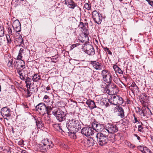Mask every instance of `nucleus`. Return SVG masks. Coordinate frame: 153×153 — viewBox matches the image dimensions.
Instances as JSON below:
<instances>
[{"instance_id": "b1692460", "label": "nucleus", "mask_w": 153, "mask_h": 153, "mask_svg": "<svg viewBox=\"0 0 153 153\" xmlns=\"http://www.w3.org/2000/svg\"><path fill=\"white\" fill-rule=\"evenodd\" d=\"M102 125H100V124H98L97 127L94 130L95 131L97 132V134H102V133L100 132L102 130Z\"/></svg>"}, {"instance_id": "3c124183", "label": "nucleus", "mask_w": 153, "mask_h": 153, "mask_svg": "<svg viewBox=\"0 0 153 153\" xmlns=\"http://www.w3.org/2000/svg\"><path fill=\"white\" fill-rule=\"evenodd\" d=\"M106 93L109 94V95H111L112 94V93L110 91V90L109 89H107L106 91Z\"/></svg>"}, {"instance_id": "a878e982", "label": "nucleus", "mask_w": 153, "mask_h": 153, "mask_svg": "<svg viewBox=\"0 0 153 153\" xmlns=\"http://www.w3.org/2000/svg\"><path fill=\"white\" fill-rule=\"evenodd\" d=\"M113 68L116 72H117L120 74H123V71L121 70L120 68L116 65H114L113 66Z\"/></svg>"}, {"instance_id": "473e14b6", "label": "nucleus", "mask_w": 153, "mask_h": 153, "mask_svg": "<svg viewBox=\"0 0 153 153\" xmlns=\"http://www.w3.org/2000/svg\"><path fill=\"white\" fill-rule=\"evenodd\" d=\"M84 7L86 10H90L91 8V6L90 4L88 3H85L84 5Z\"/></svg>"}, {"instance_id": "c85d7f7f", "label": "nucleus", "mask_w": 153, "mask_h": 153, "mask_svg": "<svg viewBox=\"0 0 153 153\" xmlns=\"http://www.w3.org/2000/svg\"><path fill=\"white\" fill-rule=\"evenodd\" d=\"M125 143L126 145L127 146L131 148H134L135 147L134 145L131 144L130 142L127 141H125Z\"/></svg>"}, {"instance_id": "680f3d73", "label": "nucleus", "mask_w": 153, "mask_h": 153, "mask_svg": "<svg viewBox=\"0 0 153 153\" xmlns=\"http://www.w3.org/2000/svg\"><path fill=\"white\" fill-rule=\"evenodd\" d=\"M135 136L137 137V139L138 140H139L140 139V137L137 135V134H134Z\"/></svg>"}, {"instance_id": "dca6fc26", "label": "nucleus", "mask_w": 153, "mask_h": 153, "mask_svg": "<svg viewBox=\"0 0 153 153\" xmlns=\"http://www.w3.org/2000/svg\"><path fill=\"white\" fill-rule=\"evenodd\" d=\"M82 134H94V129L90 127H84L81 130Z\"/></svg>"}, {"instance_id": "ddd939ff", "label": "nucleus", "mask_w": 153, "mask_h": 153, "mask_svg": "<svg viewBox=\"0 0 153 153\" xmlns=\"http://www.w3.org/2000/svg\"><path fill=\"white\" fill-rule=\"evenodd\" d=\"M10 109L6 107L2 108L1 111L2 115L3 117H8L10 116Z\"/></svg>"}, {"instance_id": "bb28decb", "label": "nucleus", "mask_w": 153, "mask_h": 153, "mask_svg": "<svg viewBox=\"0 0 153 153\" xmlns=\"http://www.w3.org/2000/svg\"><path fill=\"white\" fill-rule=\"evenodd\" d=\"M68 5L69 7L73 9H74L76 5V3L72 0L70 2H69V4Z\"/></svg>"}, {"instance_id": "4c0bfd02", "label": "nucleus", "mask_w": 153, "mask_h": 153, "mask_svg": "<svg viewBox=\"0 0 153 153\" xmlns=\"http://www.w3.org/2000/svg\"><path fill=\"white\" fill-rule=\"evenodd\" d=\"M21 64L20 65V68L23 70L25 67V62L23 60H21Z\"/></svg>"}, {"instance_id": "a211bd4d", "label": "nucleus", "mask_w": 153, "mask_h": 153, "mask_svg": "<svg viewBox=\"0 0 153 153\" xmlns=\"http://www.w3.org/2000/svg\"><path fill=\"white\" fill-rule=\"evenodd\" d=\"M92 65L94 68L96 70H101L102 69V66L101 63H100L96 61H91V62Z\"/></svg>"}, {"instance_id": "0eeeda50", "label": "nucleus", "mask_w": 153, "mask_h": 153, "mask_svg": "<svg viewBox=\"0 0 153 153\" xmlns=\"http://www.w3.org/2000/svg\"><path fill=\"white\" fill-rule=\"evenodd\" d=\"M35 109L39 113L43 114L46 113L48 110L47 106L44 103H40L37 105L35 107Z\"/></svg>"}, {"instance_id": "8fccbe9b", "label": "nucleus", "mask_w": 153, "mask_h": 153, "mask_svg": "<svg viewBox=\"0 0 153 153\" xmlns=\"http://www.w3.org/2000/svg\"><path fill=\"white\" fill-rule=\"evenodd\" d=\"M107 86V85L104 82H102V85H101V87L102 88H105L106 86Z\"/></svg>"}, {"instance_id": "4d7b16f0", "label": "nucleus", "mask_w": 153, "mask_h": 153, "mask_svg": "<svg viewBox=\"0 0 153 153\" xmlns=\"http://www.w3.org/2000/svg\"><path fill=\"white\" fill-rule=\"evenodd\" d=\"M111 88H116V85H115V84H113L112 85H111Z\"/></svg>"}, {"instance_id": "5701e85b", "label": "nucleus", "mask_w": 153, "mask_h": 153, "mask_svg": "<svg viewBox=\"0 0 153 153\" xmlns=\"http://www.w3.org/2000/svg\"><path fill=\"white\" fill-rule=\"evenodd\" d=\"M25 50H24L23 48H22L20 49L19 53V55L17 57V58L18 59H21L22 57V54L25 53Z\"/></svg>"}, {"instance_id": "f03ea898", "label": "nucleus", "mask_w": 153, "mask_h": 153, "mask_svg": "<svg viewBox=\"0 0 153 153\" xmlns=\"http://www.w3.org/2000/svg\"><path fill=\"white\" fill-rule=\"evenodd\" d=\"M92 18L95 22L98 25L100 24L102 19V14L99 11L95 10L92 12Z\"/></svg>"}, {"instance_id": "58836bf2", "label": "nucleus", "mask_w": 153, "mask_h": 153, "mask_svg": "<svg viewBox=\"0 0 153 153\" xmlns=\"http://www.w3.org/2000/svg\"><path fill=\"white\" fill-rule=\"evenodd\" d=\"M145 146H144L143 145H141L137 146V148L141 152H143Z\"/></svg>"}, {"instance_id": "4be33fe9", "label": "nucleus", "mask_w": 153, "mask_h": 153, "mask_svg": "<svg viewBox=\"0 0 153 153\" xmlns=\"http://www.w3.org/2000/svg\"><path fill=\"white\" fill-rule=\"evenodd\" d=\"M50 148H51L46 145H43L42 144L40 145L39 149L42 152H45L48 149Z\"/></svg>"}, {"instance_id": "bf43d9fd", "label": "nucleus", "mask_w": 153, "mask_h": 153, "mask_svg": "<svg viewBox=\"0 0 153 153\" xmlns=\"http://www.w3.org/2000/svg\"><path fill=\"white\" fill-rule=\"evenodd\" d=\"M62 146L64 148H65L66 149H67L68 148V146L65 144H64L63 146Z\"/></svg>"}, {"instance_id": "aec40b11", "label": "nucleus", "mask_w": 153, "mask_h": 153, "mask_svg": "<svg viewBox=\"0 0 153 153\" xmlns=\"http://www.w3.org/2000/svg\"><path fill=\"white\" fill-rule=\"evenodd\" d=\"M86 103L88 105L89 108L91 109L96 107L94 102L92 100H87Z\"/></svg>"}, {"instance_id": "6e6d98bb", "label": "nucleus", "mask_w": 153, "mask_h": 153, "mask_svg": "<svg viewBox=\"0 0 153 153\" xmlns=\"http://www.w3.org/2000/svg\"><path fill=\"white\" fill-rule=\"evenodd\" d=\"M138 121L137 120V118L135 117H134V120L133 121V122L134 123H136Z\"/></svg>"}, {"instance_id": "5fc2aeb1", "label": "nucleus", "mask_w": 153, "mask_h": 153, "mask_svg": "<svg viewBox=\"0 0 153 153\" xmlns=\"http://www.w3.org/2000/svg\"><path fill=\"white\" fill-rule=\"evenodd\" d=\"M148 97L147 95H145L143 96L142 98V99H143L144 100H146L148 98Z\"/></svg>"}, {"instance_id": "1a4fd4ad", "label": "nucleus", "mask_w": 153, "mask_h": 153, "mask_svg": "<svg viewBox=\"0 0 153 153\" xmlns=\"http://www.w3.org/2000/svg\"><path fill=\"white\" fill-rule=\"evenodd\" d=\"M85 136L87 137L86 138L87 141L85 142V146L90 147L93 146L94 144V140L93 137H91L90 135L93 134H84Z\"/></svg>"}, {"instance_id": "0e129e2a", "label": "nucleus", "mask_w": 153, "mask_h": 153, "mask_svg": "<svg viewBox=\"0 0 153 153\" xmlns=\"http://www.w3.org/2000/svg\"><path fill=\"white\" fill-rule=\"evenodd\" d=\"M46 89L47 91H48V90H50V89L49 87L48 86L46 88Z\"/></svg>"}, {"instance_id": "412c9836", "label": "nucleus", "mask_w": 153, "mask_h": 153, "mask_svg": "<svg viewBox=\"0 0 153 153\" xmlns=\"http://www.w3.org/2000/svg\"><path fill=\"white\" fill-rule=\"evenodd\" d=\"M35 120L37 126L39 128H41L43 125L42 121L41 118L38 117L37 118L35 119Z\"/></svg>"}, {"instance_id": "6ab92c4d", "label": "nucleus", "mask_w": 153, "mask_h": 153, "mask_svg": "<svg viewBox=\"0 0 153 153\" xmlns=\"http://www.w3.org/2000/svg\"><path fill=\"white\" fill-rule=\"evenodd\" d=\"M42 144L43 145H46L49 146V147L51 148L53 147V144L51 142H49L47 139L45 138L44 140H42Z\"/></svg>"}, {"instance_id": "c03bdc74", "label": "nucleus", "mask_w": 153, "mask_h": 153, "mask_svg": "<svg viewBox=\"0 0 153 153\" xmlns=\"http://www.w3.org/2000/svg\"><path fill=\"white\" fill-rule=\"evenodd\" d=\"M8 32L9 35H13V32L11 29L10 27L8 28Z\"/></svg>"}, {"instance_id": "2eb2a0df", "label": "nucleus", "mask_w": 153, "mask_h": 153, "mask_svg": "<svg viewBox=\"0 0 153 153\" xmlns=\"http://www.w3.org/2000/svg\"><path fill=\"white\" fill-rule=\"evenodd\" d=\"M106 130L108 133L114 134L117 131L118 128L115 125L109 124L108 128Z\"/></svg>"}, {"instance_id": "f257e3e1", "label": "nucleus", "mask_w": 153, "mask_h": 153, "mask_svg": "<svg viewBox=\"0 0 153 153\" xmlns=\"http://www.w3.org/2000/svg\"><path fill=\"white\" fill-rule=\"evenodd\" d=\"M108 102L114 105H119L123 102V100L119 95H114L110 97Z\"/></svg>"}, {"instance_id": "052dcab7", "label": "nucleus", "mask_w": 153, "mask_h": 153, "mask_svg": "<svg viewBox=\"0 0 153 153\" xmlns=\"http://www.w3.org/2000/svg\"><path fill=\"white\" fill-rule=\"evenodd\" d=\"M21 0L22 1V3L25 2V3H28L26 0Z\"/></svg>"}, {"instance_id": "9b49d317", "label": "nucleus", "mask_w": 153, "mask_h": 153, "mask_svg": "<svg viewBox=\"0 0 153 153\" xmlns=\"http://www.w3.org/2000/svg\"><path fill=\"white\" fill-rule=\"evenodd\" d=\"M85 50H86V53L89 55H93L95 54L94 49L91 45H87Z\"/></svg>"}, {"instance_id": "f3484780", "label": "nucleus", "mask_w": 153, "mask_h": 153, "mask_svg": "<svg viewBox=\"0 0 153 153\" xmlns=\"http://www.w3.org/2000/svg\"><path fill=\"white\" fill-rule=\"evenodd\" d=\"M143 111L141 109L140 110V111H141L143 113V116H149L152 113L150 110L149 108L148 107H144L143 108Z\"/></svg>"}, {"instance_id": "79ce46f5", "label": "nucleus", "mask_w": 153, "mask_h": 153, "mask_svg": "<svg viewBox=\"0 0 153 153\" xmlns=\"http://www.w3.org/2000/svg\"><path fill=\"white\" fill-rule=\"evenodd\" d=\"M98 124H96L95 123H93L92 124V126L93 127L92 128V129H94V130L95 129V128H96L98 126Z\"/></svg>"}, {"instance_id": "4468645a", "label": "nucleus", "mask_w": 153, "mask_h": 153, "mask_svg": "<svg viewBox=\"0 0 153 153\" xmlns=\"http://www.w3.org/2000/svg\"><path fill=\"white\" fill-rule=\"evenodd\" d=\"M12 26L14 29H16V32H19L21 31V24L18 20L16 19L13 22Z\"/></svg>"}, {"instance_id": "6e6552de", "label": "nucleus", "mask_w": 153, "mask_h": 153, "mask_svg": "<svg viewBox=\"0 0 153 153\" xmlns=\"http://www.w3.org/2000/svg\"><path fill=\"white\" fill-rule=\"evenodd\" d=\"M25 83L26 84V87L27 88L29 89L32 91H35V87L34 85V83L32 82L31 79L30 77H27L25 81Z\"/></svg>"}, {"instance_id": "2f4dec72", "label": "nucleus", "mask_w": 153, "mask_h": 153, "mask_svg": "<svg viewBox=\"0 0 153 153\" xmlns=\"http://www.w3.org/2000/svg\"><path fill=\"white\" fill-rule=\"evenodd\" d=\"M130 90L133 93L134 92H136V93H138L139 91V88L137 85L135 86L132 88H131V89Z\"/></svg>"}, {"instance_id": "de8ad7c7", "label": "nucleus", "mask_w": 153, "mask_h": 153, "mask_svg": "<svg viewBox=\"0 0 153 153\" xmlns=\"http://www.w3.org/2000/svg\"><path fill=\"white\" fill-rule=\"evenodd\" d=\"M138 131L141 132H142L143 131V128L141 125L138 126Z\"/></svg>"}, {"instance_id": "393cba45", "label": "nucleus", "mask_w": 153, "mask_h": 153, "mask_svg": "<svg viewBox=\"0 0 153 153\" xmlns=\"http://www.w3.org/2000/svg\"><path fill=\"white\" fill-rule=\"evenodd\" d=\"M33 82H37L41 79L40 76L37 74H34L33 77Z\"/></svg>"}, {"instance_id": "cd10ccee", "label": "nucleus", "mask_w": 153, "mask_h": 153, "mask_svg": "<svg viewBox=\"0 0 153 153\" xmlns=\"http://www.w3.org/2000/svg\"><path fill=\"white\" fill-rule=\"evenodd\" d=\"M21 62L17 61H15L13 63L14 67L16 69L20 68V65L21 64Z\"/></svg>"}, {"instance_id": "72a5a7b5", "label": "nucleus", "mask_w": 153, "mask_h": 153, "mask_svg": "<svg viewBox=\"0 0 153 153\" xmlns=\"http://www.w3.org/2000/svg\"><path fill=\"white\" fill-rule=\"evenodd\" d=\"M6 37L7 44L8 45L11 44L12 40L11 39L9 35L7 34L6 35Z\"/></svg>"}, {"instance_id": "864d4df0", "label": "nucleus", "mask_w": 153, "mask_h": 153, "mask_svg": "<svg viewBox=\"0 0 153 153\" xmlns=\"http://www.w3.org/2000/svg\"><path fill=\"white\" fill-rule=\"evenodd\" d=\"M44 99L48 100V101H49V97L47 95H45L44 97Z\"/></svg>"}, {"instance_id": "69168bd1", "label": "nucleus", "mask_w": 153, "mask_h": 153, "mask_svg": "<svg viewBox=\"0 0 153 153\" xmlns=\"http://www.w3.org/2000/svg\"><path fill=\"white\" fill-rule=\"evenodd\" d=\"M76 44H74L73 45H72V47H71V48H72V47H73V48H74V47H75L76 46Z\"/></svg>"}, {"instance_id": "37998d69", "label": "nucleus", "mask_w": 153, "mask_h": 153, "mask_svg": "<svg viewBox=\"0 0 153 153\" xmlns=\"http://www.w3.org/2000/svg\"><path fill=\"white\" fill-rule=\"evenodd\" d=\"M69 137L72 139H76L77 137L76 134H68Z\"/></svg>"}, {"instance_id": "c9c22d12", "label": "nucleus", "mask_w": 153, "mask_h": 153, "mask_svg": "<svg viewBox=\"0 0 153 153\" xmlns=\"http://www.w3.org/2000/svg\"><path fill=\"white\" fill-rule=\"evenodd\" d=\"M20 78L22 80H25L27 77H28L26 76L25 74H21L19 75Z\"/></svg>"}, {"instance_id": "e433bc0d", "label": "nucleus", "mask_w": 153, "mask_h": 153, "mask_svg": "<svg viewBox=\"0 0 153 153\" xmlns=\"http://www.w3.org/2000/svg\"><path fill=\"white\" fill-rule=\"evenodd\" d=\"M143 153H151L152 152L147 147L145 146L144 147V151L143 152Z\"/></svg>"}, {"instance_id": "c756f323", "label": "nucleus", "mask_w": 153, "mask_h": 153, "mask_svg": "<svg viewBox=\"0 0 153 153\" xmlns=\"http://www.w3.org/2000/svg\"><path fill=\"white\" fill-rule=\"evenodd\" d=\"M16 41L19 44H21L23 42V39L21 36H19L18 38L17 39Z\"/></svg>"}, {"instance_id": "338daca9", "label": "nucleus", "mask_w": 153, "mask_h": 153, "mask_svg": "<svg viewBox=\"0 0 153 153\" xmlns=\"http://www.w3.org/2000/svg\"><path fill=\"white\" fill-rule=\"evenodd\" d=\"M78 9H79V10L80 12V11H81V8H80V7H78Z\"/></svg>"}, {"instance_id": "7ed1b4c3", "label": "nucleus", "mask_w": 153, "mask_h": 153, "mask_svg": "<svg viewBox=\"0 0 153 153\" xmlns=\"http://www.w3.org/2000/svg\"><path fill=\"white\" fill-rule=\"evenodd\" d=\"M52 114L56 116L57 120L60 122H62L65 119V113L60 110L53 111Z\"/></svg>"}, {"instance_id": "ea45409f", "label": "nucleus", "mask_w": 153, "mask_h": 153, "mask_svg": "<svg viewBox=\"0 0 153 153\" xmlns=\"http://www.w3.org/2000/svg\"><path fill=\"white\" fill-rule=\"evenodd\" d=\"M47 109H48V110H47V112L48 114H50L51 112V110L53 108V107H51L49 106H47Z\"/></svg>"}, {"instance_id": "13d9d810", "label": "nucleus", "mask_w": 153, "mask_h": 153, "mask_svg": "<svg viewBox=\"0 0 153 153\" xmlns=\"http://www.w3.org/2000/svg\"><path fill=\"white\" fill-rule=\"evenodd\" d=\"M21 153H28L25 150H23L21 152Z\"/></svg>"}, {"instance_id": "a19ab883", "label": "nucleus", "mask_w": 153, "mask_h": 153, "mask_svg": "<svg viewBox=\"0 0 153 153\" xmlns=\"http://www.w3.org/2000/svg\"><path fill=\"white\" fill-rule=\"evenodd\" d=\"M33 92L32 91H30L29 88H27V97H29L30 96V93H33Z\"/></svg>"}, {"instance_id": "a18cd8bd", "label": "nucleus", "mask_w": 153, "mask_h": 153, "mask_svg": "<svg viewBox=\"0 0 153 153\" xmlns=\"http://www.w3.org/2000/svg\"><path fill=\"white\" fill-rule=\"evenodd\" d=\"M146 1L148 2L150 5L153 7V1L150 0H146Z\"/></svg>"}, {"instance_id": "9d476101", "label": "nucleus", "mask_w": 153, "mask_h": 153, "mask_svg": "<svg viewBox=\"0 0 153 153\" xmlns=\"http://www.w3.org/2000/svg\"><path fill=\"white\" fill-rule=\"evenodd\" d=\"M114 112L118 113V115L121 118H122L124 117L125 114L124 109L123 108L119 105H117L114 108Z\"/></svg>"}, {"instance_id": "f8f14e48", "label": "nucleus", "mask_w": 153, "mask_h": 153, "mask_svg": "<svg viewBox=\"0 0 153 153\" xmlns=\"http://www.w3.org/2000/svg\"><path fill=\"white\" fill-rule=\"evenodd\" d=\"M88 23H85V24L82 22H80L78 27L82 29L83 32L84 33L85 36H87V35L88 34V31L86 29V27H88Z\"/></svg>"}, {"instance_id": "423d86ee", "label": "nucleus", "mask_w": 153, "mask_h": 153, "mask_svg": "<svg viewBox=\"0 0 153 153\" xmlns=\"http://www.w3.org/2000/svg\"><path fill=\"white\" fill-rule=\"evenodd\" d=\"M96 137L97 138L99 144L101 146L105 144L108 140L107 136L105 134H97Z\"/></svg>"}, {"instance_id": "e2e57ef3", "label": "nucleus", "mask_w": 153, "mask_h": 153, "mask_svg": "<svg viewBox=\"0 0 153 153\" xmlns=\"http://www.w3.org/2000/svg\"><path fill=\"white\" fill-rule=\"evenodd\" d=\"M107 52L109 54L111 55L112 54L111 52L109 50H108V51Z\"/></svg>"}, {"instance_id": "7c9ffc66", "label": "nucleus", "mask_w": 153, "mask_h": 153, "mask_svg": "<svg viewBox=\"0 0 153 153\" xmlns=\"http://www.w3.org/2000/svg\"><path fill=\"white\" fill-rule=\"evenodd\" d=\"M4 28L0 25V37H2L4 35Z\"/></svg>"}, {"instance_id": "603ef678", "label": "nucleus", "mask_w": 153, "mask_h": 153, "mask_svg": "<svg viewBox=\"0 0 153 153\" xmlns=\"http://www.w3.org/2000/svg\"><path fill=\"white\" fill-rule=\"evenodd\" d=\"M17 69V72L19 75L21 74H22V73H21V72L22 70V69H21L20 68Z\"/></svg>"}, {"instance_id": "39448f33", "label": "nucleus", "mask_w": 153, "mask_h": 153, "mask_svg": "<svg viewBox=\"0 0 153 153\" xmlns=\"http://www.w3.org/2000/svg\"><path fill=\"white\" fill-rule=\"evenodd\" d=\"M79 123L78 120L74 118L69 119L66 123V127L67 128L70 130L71 128H74L79 126Z\"/></svg>"}, {"instance_id": "f704fd0d", "label": "nucleus", "mask_w": 153, "mask_h": 153, "mask_svg": "<svg viewBox=\"0 0 153 153\" xmlns=\"http://www.w3.org/2000/svg\"><path fill=\"white\" fill-rule=\"evenodd\" d=\"M13 60L12 59H11L9 60L7 63V66L9 68H12L13 67Z\"/></svg>"}, {"instance_id": "49530a36", "label": "nucleus", "mask_w": 153, "mask_h": 153, "mask_svg": "<svg viewBox=\"0 0 153 153\" xmlns=\"http://www.w3.org/2000/svg\"><path fill=\"white\" fill-rule=\"evenodd\" d=\"M136 85H136L135 83L134 82H133L132 84L129 87V88L130 89H131V88H132L135 86Z\"/></svg>"}, {"instance_id": "09e8293b", "label": "nucleus", "mask_w": 153, "mask_h": 153, "mask_svg": "<svg viewBox=\"0 0 153 153\" xmlns=\"http://www.w3.org/2000/svg\"><path fill=\"white\" fill-rule=\"evenodd\" d=\"M4 153H11V152L9 149H5L3 150Z\"/></svg>"}, {"instance_id": "774afa93", "label": "nucleus", "mask_w": 153, "mask_h": 153, "mask_svg": "<svg viewBox=\"0 0 153 153\" xmlns=\"http://www.w3.org/2000/svg\"><path fill=\"white\" fill-rule=\"evenodd\" d=\"M109 105V103H107L106 104V106H108Z\"/></svg>"}, {"instance_id": "20e7f679", "label": "nucleus", "mask_w": 153, "mask_h": 153, "mask_svg": "<svg viewBox=\"0 0 153 153\" xmlns=\"http://www.w3.org/2000/svg\"><path fill=\"white\" fill-rule=\"evenodd\" d=\"M103 80L108 83H111L112 81V76L111 73L107 71L103 70L101 72Z\"/></svg>"}]
</instances>
